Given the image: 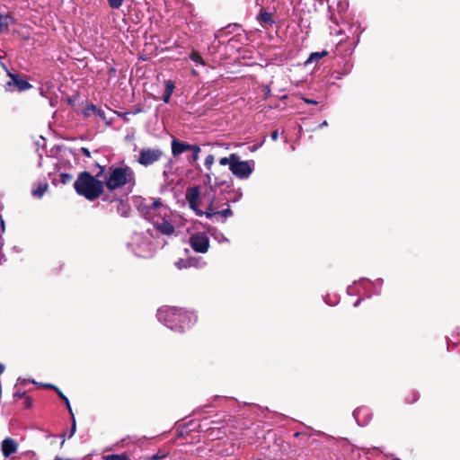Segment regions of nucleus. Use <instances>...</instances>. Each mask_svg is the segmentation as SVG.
<instances>
[{
	"label": "nucleus",
	"mask_w": 460,
	"mask_h": 460,
	"mask_svg": "<svg viewBox=\"0 0 460 460\" xmlns=\"http://www.w3.org/2000/svg\"><path fill=\"white\" fill-rule=\"evenodd\" d=\"M98 167L99 172L95 176L87 171H84L79 172L77 179L74 182L75 192L89 201L97 199L104 192V183L98 178L104 175L105 169L102 165H98Z\"/></svg>",
	"instance_id": "obj_1"
},
{
	"label": "nucleus",
	"mask_w": 460,
	"mask_h": 460,
	"mask_svg": "<svg viewBox=\"0 0 460 460\" xmlns=\"http://www.w3.org/2000/svg\"><path fill=\"white\" fill-rule=\"evenodd\" d=\"M186 200L189 207L198 216L205 215L208 218H212L217 216L218 207L215 203L214 193L208 192L204 194L200 199V191L198 186H193L187 189Z\"/></svg>",
	"instance_id": "obj_2"
},
{
	"label": "nucleus",
	"mask_w": 460,
	"mask_h": 460,
	"mask_svg": "<svg viewBox=\"0 0 460 460\" xmlns=\"http://www.w3.org/2000/svg\"><path fill=\"white\" fill-rule=\"evenodd\" d=\"M104 187L111 192L123 188L126 185H136V174L134 170L127 164L121 166H111L107 174H104Z\"/></svg>",
	"instance_id": "obj_3"
},
{
	"label": "nucleus",
	"mask_w": 460,
	"mask_h": 460,
	"mask_svg": "<svg viewBox=\"0 0 460 460\" xmlns=\"http://www.w3.org/2000/svg\"><path fill=\"white\" fill-rule=\"evenodd\" d=\"M159 318L171 330L183 332L191 324V314L178 307H167L159 311Z\"/></svg>",
	"instance_id": "obj_4"
},
{
	"label": "nucleus",
	"mask_w": 460,
	"mask_h": 460,
	"mask_svg": "<svg viewBox=\"0 0 460 460\" xmlns=\"http://www.w3.org/2000/svg\"><path fill=\"white\" fill-rule=\"evenodd\" d=\"M163 156L164 152L160 148H142L139 151L137 163L144 167H148L160 161Z\"/></svg>",
	"instance_id": "obj_5"
},
{
	"label": "nucleus",
	"mask_w": 460,
	"mask_h": 460,
	"mask_svg": "<svg viewBox=\"0 0 460 460\" xmlns=\"http://www.w3.org/2000/svg\"><path fill=\"white\" fill-rule=\"evenodd\" d=\"M190 245L196 252L206 253L209 248V238L205 233H196L190 237Z\"/></svg>",
	"instance_id": "obj_6"
},
{
	"label": "nucleus",
	"mask_w": 460,
	"mask_h": 460,
	"mask_svg": "<svg viewBox=\"0 0 460 460\" xmlns=\"http://www.w3.org/2000/svg\"><path fill=\"white\" fill-rule=\"evenodd\" d=\"M252 171L253 168L251 166L249 162L240 161L238 155L237 158L234 159V164H231V172L237 178L246 179L252 174Z\"/></svg>",
	"instance_id": "obj_7"
},
{
	"label": "nucleus",
	"mask_w": 460,
	"mask_h": 460,
	"mask_svg": "<svg viewBox=\"0 0 460 460\" xmlns=\"http://www.w3.org/2000/svg\"><path fill=\"white\" fill-rule=\"evenodd\" d=\"M190 148H192L191 144L172 137L171 141V150L173 158L178 159L183 153L189 152Z\"/></svg>",
	"instance_id": "obj_8"
},
{
	"label": "nucleus",
	"mask_w": 460,
	"mask_h": 460,
	"mask_svg": "<svg viewBox=\"0 0 460 460\" xmlns=\"http://www.w3.org/2000/svg\"><path fill=\"white\" fill-rule=\"evenodd\" d=\"M2 453L4 457H9L18 450V443L12 438H5L1 444Z\"/></svg>",
	"instance_id": "obj_9"
},
{
	"label": "nucleus",
	"mask_w": 460,
	"mask_h": 460,
	"mask_svg": "<svg viewBox=\"0 0 460 460\" xmlns=\"http://www.w3.org/2000/svg\"><path fill=\"white\" fill-rule=\"evenodd\" d=\"M205 183L208 185L209 192L214 193L216 191L217 187L226 185V188H229L230 185L226 181H219L217 177L215 178V183L212 184V176L210 172L205 174Z\"/></svg>",
	"instance_id": "obj_10"
},
{
	"label": "nucleus",
	"mask_w": 460,
	"mask_h": 460,
	"mask_svg": "<svg viewBox=\"0 0 460 460\" xmlns=\"http://www.w3.org/2000/svg\"><path fill=\"white\" fill-rule=\"evenodd\" d=\"M11 78L13 82V85L19 90V91H26L32 87V85L27 81L22 78H21L18 75H12L10 74Z\"/></svg>",
	"instance_id": "obj_11"
},
{
	"label": "nucleus",
	"mask_w": 460,
	"mask_h": 460,
	"mask_svg": "<svg viewBox=\"0 0 460 460\" xmlns=\"http://www.w3.org/2000/svg\"><path fill=\"white\" fill-rule=\"evenodd\" d=\"M84 117L97 116L104 119V111L94 104L87 105L83 111Z\"/></svg>",
	"instance_id": "obj_12"
},
{
	"label": "nucleus",
	"mask_w": 460,
	"mask_h": 460,
	"mask_svg": "<svg viewBox=\"0 0 460 460\" xmlns=\"http://www.w3.org/2000/svg\"><path fill=\"white\" fill-rule=\"evenodd\" d=\"M257 20L262 26L270 25L271 26L274 23V21L272 20L271 13L267 12L265 9L261 8L258 16Z\"/></svg>",
	"instance_id": "obj_13"
},
{
	"label": "nucleus",
	"mask_w": 460,
	"mask_h": 460,
	"mask_svg": "<svg viewBox=\"0 0 460 460\" xmlns=\"http://www.w3.org/2000/svg\"><path fill=\"white\" fill-rule=\"evenodd\" d=\"M155 228L163 234L167 235L172 234L175 231L173 225L167 220H164L162 223L156 224Z\"/></svg>",
	"instance_id": "obj_14"
},
{
	"label": "nucleus",
	"mask_w": 460,
	"mask_h": 460,
	"mask_svg": "<svg viewBox=\"0 0 460 460\" xmlns=\"http://www.w3.org/2000/svg\"><path fill=\"white\" fill-rule=\"evenodd\" d=\"M189 152H190L191 155L187 156V162L190 165L195 166L199 160L201 148L198 145H192V148H190Z\"/></svg>",
	"instance_id": "obj_15"
},
{
	"label": "nucleus",
	"mask_w": 460,
	"mask_h": 460,
	"mask_svg": "<svg viewBox=\"0 0 460 460\" xmlns=\"http://www.w3.org/2000/svg\"><path fill=\"white\" fill-rule=\"evenodd\" d=\"M12 22H14V19L11 15L0 13V33L8 32Z\"/></svg>",
	"instance_id": "obj_16"
},
{
	"label": "nucleus",
	"mask_w": 460,
	"mask_h": 460,
	"mask_svg": "<svg viewBox=\"0 0 460 460\" xmlns=\"http://www.w3.org/2000/svg\"><path fill=\"white\" fill-rule=\"evenodd\" d=\"M165 91L163 94L162 100L164 102L168 103L170 102L171 96L175 88L174 83L172 80H166L164 82Z\"/></svg>",
	"instance_id": "obj_17"
},
{
	"label": "nucleus",
	"mask_w": 460,
	"mask_h": 460,
	"mask_svg": "<svg viewBox=\"0 0 460 460\" xmlns=\"http://www.w3.org/2000/svg\"><path fill=\"white\" fill-rule=\"evenodd\" d=\"M329 52L327 50H323L320 52H312L306 60L305 64H310L313 62H318L321 58L328 56Z\"/></svg>",
	"instance_id": "obj_18"
},
{
	"label": "nucleus",
	"mask_w": 460,
	"mask_h": 460,
	"mask_svg": "<svg viewBox=\"0 0 460 460\" xmlns=\"http://www.w3.org/2000/svg\"><path fill=\"white\" fill-rule=\"evenodd\" d=\"M163 206L161 199H155L151 204L146 205L141 208L142 213L148 214L151 209H157Z\"/></svg>",
	"instance_id": "obj_19"
},
{
	"label": "nucleus",
	"mask_w": 460,
	"mask_h": 460,
	"mask_svg": "<svg viewBox=\"0 0 460 460\" xmlns=\"http://www.w3.org/2000/svg\"><path fill=\"white\" fill-rule=\"evenodd\" d=\"M102 458H103V460H130V458L127 453H122L119 455V454L107 455V456H104Z\"/></svg>",
	"instance_id": "obj_20"
},
{
	"label": "nucleus",
	"mask_w": 460,
	"mask_h": 460,
	"mask_svg": "<svg viewBox=\"0 0 460 460\" xmlns=\"http://www.w3.org/2000/svg\"><path fill=\"white\" fill-rule=\"evenodd\" d=\"M237 158V154H231L228 157H222L219 159V164L223 166L229 165V170L231 171V164H234V159Z\"/></svg>",
	"instance_id": "obj_21"
},
{
	"label": "nucleus",
	"mask_w": 460,
	"mask_h": 460,
	"mask_svg": "<svg viewBox=\"0 0 460 460\" xmlns=\"http://www.w3.org/2000/svg\"><path fill=\"white\" fill-rule=\"evenodd\" d=\"M57 394L65 402L70 416H73V410L70 405V402H69L68 398L63 394V392L60 389L57 392Z\"/></svg>",
	"instance_id": "obj_22"
},
{
	"label": "nucleus",
	"mask_w": 460,
	"mask_h": 460,
	"mask_svg": "<svg viewBox=\"0 0 460 460\" xmlns=\"http://www.w3.org/2000/svg\"><path fill=\"white\" fill-rule=\"evenodd\" d=\"M48 184L47 183H40L39 184L38 188L32 191L33 196H36L38 198H41L45 191L47 190Z\"/></svg>",
	"instance_id": "obj_23"
},
{
	"label": "nucleus",
	"mask_w": 460,
	"mask_h": 460,
	"mask_svg": "<svg viewBox=\"0 0 460 460\" xmlns=\"http://www.w3.org/2000/svg\"><path fill=\"white\" fill-rule=\"evenodd\" d=\"M190 58L197 64L205 65L203 58L198 51L193 50L190 55Z\"/></svg>",
	"instance_id": "obj_24"
},
{
	"label": "nucleus",
	"mask_w": 460,
	"mask_h": 460,
	"mask_svg": "<svg viewBox=\"0 0 460 460\" xmlns=\"http://www.w3.org/2000/svg\"><path fill=\"white\" fill-rule=\"evenodd\" d=\"M419 394L415 391H411L409 395L405 397V402L408 404L414 403L419 400Z\"/></svg>",
	"instance_id": "obj_25"
},
{
	"label": "nucleus",
	"mask_w": 460,
	"mask_h": 460,
	"mask_svg": "<svg viewBox=\"0 0 460 460\" xmlns=\"http://www.w3.org/2000/svg\"><path fill=\"white\" fill-rule=\"evenodd\" d=\"M125 0H107L109 6L111 9H119Z\"/></svg>",
	"instance_id": "obj_26"
},
{
	"label": "nucleus",
	"mask_w": 460,
	"mask_h": 460,
	"mask_svg": "<svg viewBox=\"0 0 460 460\" xmlns=\"http://www.w3.org/2000/svg\"><path fill=\"white\" fill-rule=\"evenodd\" d=\"M214 161H215V157H214L213 155H208L205 158L204 165H205V167L207 168L208 171H211V168H212V165L214 164Z\"/></svg>",
	"instance_id": "obj_27"
},
{
	"label": "nucleus",
	"mask_w": 460,
	"mask_h": 460,
	"mask_svg": "<svg viewBox=\"0 0 460 460\" xmlns=\"http://www.w3.org/2000/svg\"><path fill=\"white\" fill-rule=\"evenodd\" d=\"M73 180V175L67 172L60 173V181L63 184H67Z\"/></svg>",
	"instance_id": "obj_28"
},
{
	"label": "nucleus",
	"mask_w": 460,
	"mask_h": 460,
	"mask_svg": "<svg viewBox=\"0 0 460 460\" xmlns=\"http://www.w3.org/2000/svg\"><path fill=\"white\" fill-rule=\"evenodd\" d=\"M217 216H220L223 217H229L233 216V211L231 210V208L229 207L223 210H217Z\"/></svg>",
	"instance_id": "obj_29"
},
{
	"label": "nucleus",
	"mask_w": 460,
	"mask_h": 460,
	"mask_svg": "<svg viewBox=\"0 0 460 460\" xmlns=\"http://www.w3.org/2000/svg\"><path fill=\"white\" fill-rule=\"evenodd\" d=\"M22 406L24 409H30L32 406V399L29 396H25L22 402Z\"/></svg>",
	"instance_id": "obj_30"
},
{
	"label": "nucleus",
	"mask_w": 460,
	"mask_h": 460,
	"mask_svg": "<svg viewBox=\"0 0 460 460\" xmlns=\"http://www.w3.org/2000/svg\"><path fill=\"white\" fill-rule=\"evenodd\" d=\"M102 200L107 202H112L116 199V195H111V194H102Z\"/></svg>",
	"instance_id": "obj_31"
},
{
	"label": "nucleus",
	"mask_w": 460,
	"mask_h": 460,
	"mask_svg": "<svg viewBox=\"0 0 460 460\" xmlns=\"http://www.w3.org/2000/svg\"><path fill=\"white\" fill-rule=\"evenodd\" d=\"M40 386L48 388V389H51V390L55 391L56 393L59 390V388L58 386H56L55 385H52V384H40Z\"/></svg>",
	"instance_id": "obj_32"
},
{
	"label": "nucleus",
	"mask_w": 460,
	"mask_h": 460,
	"mask_svg": "<svg viewBox=\"0 0 460 460\" xmlns=\"http://www.w3.org/2000/svg\"><path fill=\"white\" fill-rule=\"evenodd\" d=\"M71 419H72V427H71L70 437L73 436V434L75 433V429H76L75 419V415L74 414H73V416H71Z\"/></svg>",
	"instance_id": "obj_33"
},
{
	"label": "nucleus",
	"mask_w": 460,
	"mask_h": 460,
	"mask_svg": "<svg viewBox=\"0 0 460 460\" xmlns=\"http://www.w3.org/2000/svg\"><path fill=\"white\" fill-rule=\"evenodd\" d=\"M164 456H165V455H160V453H156V454L153 455L152 456H150L148 459L149 460H159Z\"/></svg>",
	"instance_id": "obj_34"
},
{
	"label": "nucleus",
	"mask_w": 460,
	"mask_h": 460,
	"mask_svg": "<svg viewBox=\"0 0 460 460\" xmlns=\"http://www.w3.org/2000/svg\"><path fill=\"white\" fill-rule=\"evenodd\" d=\"M81 152H82V154H83L84 156H86V157H91V152L89 151V149H88V148H86V147H82V148H81Z\"/></svg>",
	"instance_id": "obj_35"
},
{
	"label": "nucleus",
	"mask_w": 460,
	"mask_h": 460,
	"mask_svg": "<svg viewBox=\"0 0 460 460\" xmlns=\"http://www.w3.org/2000/svg\"><path fill=\"white\" fill-rule=\"evenodd\" d=\"M270 137H271V139L273 141H276L279 138V131H278V129L273 130L271 132V136Z\"/></svg>",
	"instance_id": "obj_36"
},
{
	"label": "nucleus",
	"mask_w": 460,
	"mask_h": 460,
	"mask_svg": "<svg viewBox=\"0 0 460 460\" xmlns=\"http://www.w3.org/2000/svg\"><path fill=\"white\" fill-rule=\"evenodd\" d=\"M304 102L305 103H309V104H317L318 102L316 101H314V100H310V99H307V98H303Z\"/></svg>",
	"instance_id": "obj_37"
},
{
	"label": "nucleus",
	"mask_w": 460,
	"mask_h": 460,
	"mask_svg": "<svg viewBox=\"0 0 460 460\" xmlns=\"http://www.w3.org/2000/svg\"><path fill=\"white\" fill-rule=\"evenodd\" d=\"M183 263H184V261L182 260H180L178 262H176L177 268L181 270L183 267H185V265Z\"/></svg>",
	"instance_id": "obj_38"
},
{
	"label": "nucleus",
	"mask_w": 460,
	"mask_h": 460,
	"mask_svg": "<svg viewBox=\"0 0 460 460\" xmlns=\"http://www.w3.org/2000/svg\"><path fill=\"white\" fill-rule=\"evenodd\" d=\"M24 395H25L24 393H19V392H17L13 394L14 397H19V398H22V397H24Z\"/></svg>",
	"instance_id": "obj_39"
},
{
	"label": "nucleus",
	"mask_w": 460,
	"mask_h": 460,
	"mask_svg": "<svg viewBox=\"0 0 460 460\" xmlns=\"http://www.w3.org/2000/svg\"><path fill=\"white\" fill-rule=\"evenodd\" d=\"M4 367L3 364L0 363V375L4 372Z\"/></svg>",
	"instance_id": "obj_40"
},
{
	"label": "nucleus",
	"mask_w": 460,
	"mask_h": 460,
	"mask_svg": "<svg viewBox=\"0 0 460 460\" xmlns=\"http://www.w3.org/2000/svg\"><path fill=\"white\" fill-rule=\"evenodd\" d=\"M327 125H328L327 121L324 120L323 122L321 123L320 127H325Z\"/></svg>",
	"instance_id": "obj_41"
},
{
	"label": "nucleus",
	"mask_w": 460,
	"mask_h": 460,
	"mask_svg": "<svg viewBox=\"0 0 460 460\" xmlns=\"http://www.w3.org/2000/svg\"><path fill=\"white\" fill-rule=\"evenodd\" d=\"M396 460H400V459H396Z\"/></svg>",
	"instance_id": "obj_42"
}]
</instances>
